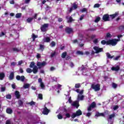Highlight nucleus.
Here are the masks:
<instances>
[{
  "label": "nucleus",
  "instance_id": "f3484780",
  "mask_svg": "<svg viewBox=\"0 0 124 124\" xmlns=\"http://www.w3.org/2000/svg\"><path fill=\"white\" fill-rule=\"evenodd\" d=\"M15 94L16 98H17V99H19V98H20V97H21V94H20V92H19V91H16V92L15 93Z\"/></svg>",
  "mask_w": 124,
  "mask_h": 124
},
{
  "label": "nucleus",
  "instance_id": "864d4df0",
  "mask_svg": "<svg viewBox=\"0 0 124 124\" xmlns=\"http://www.w3.org/2000/svg\"><path fill=\"white\" fill-rule=\"evenodd\" d=\"M93 43H94V44H97V43H98V39H95L93 41Z\"/></svg>",
  "mask_w": 124,
  "mask_h": 124
},
{
  "label": "nucleus",
  "instance_id": "774afa93",
  "mask_svg": "<svg viewBox=\"0 0 124 124\" xmlns=\"http://www.w3.org/2000/svg\"><path fill=\"white\" fill-rule=\"evenodd\" d=\"M5 124H11V122H10V121H9V120H7L6 121Z\"/></svg>",
  "mask_w": 124,
  "mask_h": 124
},
{
  "label": "nucleus",
  "instance_id": "6e6552de",
  "mask_svg": "<svg viewBox=\"0 0 124 124\" xmlns=\"http://www.w3.org/2000/svg\"><path fill=\"white\" fill-rule=\"evenodd\" d=\"M93 49L96 51L95 53L98 54V53H100V52H102L103 51V48H99L98 46H95L93 47Z\"/></svg>",
  "mask_w": 124,
  "mask_h": 124
},
{
  "label": "nucleus",
  "instance_id": "5701e85b",
  "mask_svg": "<svg viewBox=\"0 0 124 124\" xmlns=\"http://www.w3.org/2000/svg\"><path fill=\"white\" fill-rule=\"evenodd\" d=\"M39 46V50H40L42 52H43V51H44V49H45V46H44V45L40 44Z\"/></svg>",
  "mask_w": 124,
  "mask_h": 124
},
{
  "label": "nucleus",
  "instance_id": "6e6d98bb",
  "mask_svg": "<svg viewBox=\"0 0 124 124\" xmlns=\"http://www.w3.org/2000/svg\"><path fill=\"white\" fill-rule=\"evenodd\" d=\"M106 37H108V38H110L111 37H112V36L111 35V34H110V33L108 32L107 33V35Z\"/></svg>",
  "mask_w": 124,
  "mask_h": 124
},
{
  "label": "nucleus",
  "instance_id": "680f3d73",
  "mask_svg": "<svg viewBox=\"0 0 124 124\" xmlns=\"http://www.w3.org/2000/svg\"><path fill=\"white\" fill-rule=\"evenodd\" d=\"M66 118H70V114L67 113L65 114Z\"/></svg>",
  "mask_w": 124,
  "mask_h": 124
},
{
  "label": "nucleus",
  "instance_id": "9d476101",
  "mask_svg": "<svg viewBox=\"0 0 124 124\" xmlns=\"http://www.w3.org/2000/svg\"><path fill=\"white\" fill-rule=\"evenodd\" d=\"M16 78L17 81H21V82H24L25 81V76H20L17 75L16 76Z\"/></svg>",
  "mask_w": 124,
  "mask_h": 124
},
{
  "label": "nucleus",
  "instance_id": "c03bdc74",
  "mask_svg": "<svg viewBox=\"0 0 124 124\" xmlns=\"http://www.w3.org/2000/svg\"><path fill=\"white\" fill-rule=\"evenodd\" d=\"M88 9L86 8H83L82 9L80 10V12H87Z\"/></svg>",
  "mask_w": 124,
  "mask_h": 124
},
{
  "label": "nucleus",
  "instance_id": "0eeeda50",
  "mask_svg": "<svg viewBox=\"0 0 124 124\" xmlns=\"http://www.w3.org/2000/svg\"><path fill=\"white\" fill-rule=\"evenodd\" d=\"M78 8V5L76 3H74L72 6L70 8L69 12H72L73 10H76Z\"/></svg>",
  "mask_w": 124,
  "mask_h": 124
},
{
  "label": "nucleus",
  "instance_id": "bb28decb",
  "mask_svg": "<svg viewBox=\"0 0 124 124\" xmlns=\"http://www.w3.org/2000/svg\"><path fill=\"white\" fill-rule=\"evenodd\" d=\"M5 77V75L4 73H0V80H3V78Z\"/></svg>",
  "mask_w": 124,
  "mask_h": 124
},
{
  "label": "nucleus",
  "instance_id": "c756f323",
  "mask_svg": "<svg viewBox=\"0 0 124 124\" xmlns=\"http://www.w3.org/2000/svg\"><path fill=\"white\" fill-rule=\"evenodd\" d=\"M100 20H101V18H100V17H99V16H97L94 20V22L98 23V22H99V21H100Z\"/></svg>",
  "mask_w": 124,
  "mask_h": 124
},
{
  "label": "nucleus",
  "instance_id": "3c124183",
  "mask_svg": "<svg viewBox=\"0 0 124 124\" xmlns=\"http://www.w3.org/2000/svg\"><path fill=\"white\" fill-rule=\"evenodd\" d=\"M38 98L39 99H43V95L42 94L40 93L38 94Z\"/></svg>",
  "mask_w": 124,
  "mask_h": 124
},
{
  "label": "nucleus",
  "instance_id": "e2e57ef3",
  "mask_svg": "<svg viewBox=\"0 0 124 124\" xmlns=\"http://www.w3.org/2000/svg\"><path fill=\"white\" fill-rule=\"evenodd\" d=\"M119 108V106H114L113 107V110H117V109H118Z\"/></svg>",
  "mask_w": 124,
  "mask_h": 124
},
{
  "label": "nucleus",
  "instance_id": "c9c22d12",
  "mask_svg": "<svg viewBox=\"0 0 124 124\" xmlns=\"http://www.w3.org/2000/svg\"><path fill=\"white\" fill-rule=\"evenodd\" d=\"M26 72L27 73H31V72H32V70L30 68H27L26 69Z\"/></svg>",
  "mask_w": 124,
  "mask_h": 124
},
{
  "label": "nucleus",
  "instance_id": "aec40b11",
  "mask_svg": "<svg viewBox=\"0 0 124 124\" xmlns=\"http://www.w3.org/2000/svg\"><path fill=\"white\" fill-rule=\"evenodd\" d=\"M9 79L10 80H13V79H14V72H12L10 73Z\"/></svg>",
  "mask_w": 124,
  "mask_h": 124
},
{
  "label": "nucleus",
  "instance_id": "f704fd0d",
  "mask_svg": "<svg viewBox=\"0 0 124 124\" xmlns=\"http://www.w3.org/2000/svg\"><path fill=\"white\" fill-rule=\"evenodd\" d=\"M28 105H30L31 106H32L33 105H35V102H33V101H31V102H29L27 103Z\"/></svg>",
  "mask_w": 124,
  "mask_h": 124
},
{
  "label": "nucleus",
  "instance_id": "7c9ffc66",
  "mask_svg": "<svg viewBox=\"0 0 124 124\" xmlns=\"http://www.w3.org/2000/svg\"><path fill=\"white\" fill-rule=\"evenodd\" d=\"M37 37H38V36L37 35H35V34H34V33H32V38L33 41H35V38H37Z\"/></svg>",
  "mask_w": 124,
  "mask_h": 124
},
{
  "label": "nucleus",
  "instance_id": "a878e982",
  "mask_svg": "<svg viewBox=\"0 0 124 124\" xmlns=\"http://www.w3.org/2000/svg\"><path fill=\"white\" fill-rule=\"evenodd\" d=\"M81 71H83V73H84V71H88V68L87 67H85L82 65V66L81 67Z\"/></svg>",
  "mask_w": 124,
  "mask_h": 124
},
{
  "label": "nucleus",
  "instance_id": "c85d7f7f",
  "mask_svg": "<svg viewBox=\"0 0 124 124\" xmlns=\"http://www.w3.org/2000/svg\"><path fill=\"white\" fill-rule=\"evenodd\" d=\"M30 85L29 83H26L23 85V88L24 89H29V88L30 87Z\"/></svg>",
  "mask_w": 124,
  "mask_h": 124
},
{
  "label": "nucleus",
  "instance_id": "f8f14e48",
  "mask_svg": "<svg viewBox=\"0 0 124 124\" xmlns=\"http://www.w3.org/2000/svg\"><path fill=\"white\" fill-rule=\"evenodd\" d=\"M38 82L40 84V86L41 89H44V88H45V85H44L43 82H42V78H39L38 79Z\"/></svg>",
  "mask_w": 124,
  "mask_h": 124
},
{
  "label": "nucleus",
  "instance_id": "9b49d317",
  "mask_svg": "<svg viewBox=\"0 0 124 124\" xmlns=\"http://www.w3.org/2000/svg\"><path fill=\"white\" fill-rule=\"evenodd\" d=\"M65 31L66 33H68V34H70V33L73 32V29L71 28L66 27L65 29Z\"/></svg>",
  "mask_w": 124,
  "mask_h": 124
},
{
  "label": "nucleus",
  "instance_id": "603ef678",
  "mask_svg": "<svg viewBox=\"0 0 124 124\" xmlns=\"http://www.w3.org/2000/svg\"><path fill=\"white\" fill-rule=\"evenodd\" d=\"M120 58H121V55L116 56V58H113V60L114 61H118Z\"/></svg>",
  "mask_w": 124,
  "mask_h": 124
},
{
  "label": "nucleus",
  "instance_id": "2f4dec72",
  "mask_svg": "<svg viewBox=\"0 0 124 124\" xmlns=\"http://www.w3.org/2000/svg\"><path fill=\"white\" fill-rule=\"evenodd\" d=\"M35 63H34V62H31V63L30 65V68H32L34 67V66H35Z\"/></svg>",
  "mask_w": 124,
  "mask_h": 124
},
{
  "label": "nucleus",
  "instance_id": "72a5a7b5",
  "mask_svg": "<svg viewBox=\"0 0 124 124\" xmlns=\"http://www.w3.org/2000/svg\"><path fill=\"white\" fill-rule=\"evenodd\" d=\"M33 20V17H29L26 19L27 23H31Z\"/></svg>",
  "mask_w": 124,
  "mask_h": 124
},
{
  "label": "nucleus",
  "instance_id": "1a4fd4ad",
  "mask_svg": "<svg viewBox=\"0 0 124 124\" xmlns=\"http://www.w3.org/2000/svg\"><path fill=\"white\" fill-rule=\"evenodd\" d=\"M109 19H110V16L108 15V14H105L103 16V20L105 22H107L108 21H110Z\"/></svg>",
  "mask_w": 124,
  "mask_h": 124
},
{
  "label": "nucleus",
  "instance_id": "dca6fc26",
  "mask_svg": "<svg viewBox=\"0 0 124 124\" xmlns=\"http://www.w3.org/2000/svg\"><path fill=\"white\" fill-rule=\"evenodd\" d=\"M38 67H37L36 65H35L33 68V70H32V72L33 73H34V74H36V73L37 72H38Z\"/></svg>",
  "mask_w": 124,
  "mask_h": 124
},
{
  "label": "nucleus",
  "instance_id": "e433bc0d",
  "mask_svg": "<svg viewBox=\"0 0 124 124\" xmlns=\"http://www.w3.org/2000/svg\"><path fill=\"white\" fill-rule=\"evenodd\" d=\"M115 114H110L109 116V117L108 118V120H112V119H113V118H115Z\"/></svg>",
  "mask_w": 124,
  "mask_h": 124
},
{
  "label": "nucleus",
  "instance_id": "20e7f679",
  "mask_svg": "<svg viewBox=\"0 0 124 124\" xmlns=\"http://www.w3.org/2000/svg\"><path fill=\"white\" fill-rule=\"evenodd\" d=\"M117 43L115 39H112L107 41V45H111V46H116Z\"/></svg>",
  "mask_w": 124,
  "mask_h": 124
},
{
  "label": "nucleus",
  "instance_id": "09e8293b",
  "mask_svg": "<svg viewBox=\"0 0 124 124\" xmlns=\"http://www.w3.org/2000/svg\"><path fill=\"white\" fill-rule=\"evenodd\" d=\"M56 56V51H54V52H52L50 55L51 58H54Z\"/></svg>",
  "mask_w": 124,
  "mask_h": 124
},
{
  "label": "nucleus",
  "instance_id": "6ab92c4d",
  "mask_svg": "<svg viewBox=\"0 0 124 124\" xmlns=\"http://www.w3.org/2000/svg\"><path fill=\"white\" fill-rule=\"evenodd\" d=\"M119 15V12H116L115 14L113 15H109L110 17H111V19H114L117 17Z\"/></svg>",
  "mask_w": 124,
  "mask_h": 124
},
{
  "label": "nucleus",
  "instance_id": "4d7b16f0",
  "mask_svg": "<svg viewBox=\"0 0 124 124\" xmlns=\"http://www.w3.org/2000/svg\"><path fill=\"white\" fill-rule=\"evenodd\" d=\"M70 59H71V57L70 56L67 55L65 60L66 61H68L70 60Z\"/></svg>",
  "mask_w": 124,
  "mask_h": 124
},
{
  "label": "nucleus",
  "instance_id": "cd10ccee",
  "mask_svg": "<svg viewBox=\"0 0 124 124\" xmlns=\"http://www.w3.org/2000/svg\"><path fill=\"white\" fill-rule=\"evenodd\" d=\"M67 55V52H66V51L63 52L62 54V59H65V57H66Z\"/></svg>",
  "mask_w": 124,
  "mask_h": 124
},
{
  "label": "nucleus",
  "instance_id": "37998d69",
  "mask_svg": "<svg viewBox=\"0 0 124 124\" xmlns=\"http://www.w3.org/2000/svg\"><path fill=\"white\" fill-rule=\"evenodd\" d=\"M57 117H58V119H59V120H62V119L63 118V116H62V114H59L57 115Z\"/></svg>",
  "mask_w": 124,
  "mask_h": 124
},
{
  "label": "nucleus",
  "instance_id": "49530a36",
  "mask_svg": "<svg viewBox=\"0 0 124 124\" xmlns=\"http://www.w3.org/2000/svg\"><path fill=\"white\" fill-rule=\"evenodd\" d=\"M100 6V4L98 3L95 4L93 6L94 8H98Z\"/></svg>",
  "mask_w": 124,
  "mask_h": 124
},
{
  "label": "nucleus",
  "instance_id": "f03ea898",
  "mask_svg": "<svg viewBox=\"0 0 124 124\" xmlns=\"http://www.w3.org/2000/svg\"><path fill=\"white\" fill-rule=\"evenodd\" d=\"M83 114L81 109H78L76 113H74L71 116L72 119H75L76 117H79V116H81Z\"/></svg>",
  "mask_w": 124,
  "mask_h": 124
},
{
  "label": "nucleus",
  "instance_id": "0e129e2a",
  "mask_svg": "<svg viewBox=\"0 0 124 124\" xmlns=\"http://www.w3.org/2000/svg\"><path fill=\"white\" fill-rule=\"evenodd\" d=\"M5 91V87H1V92L2 93Z\"/></svg>",
  "mask_w": 124,
  "mask_h": 124
},
{
  "label": "nucleus",
  "instance_id": "473e14b6",
  "mask_svg": "<svg viewBox=\"0 0 124 124\" xmlns=\"http://www.w3.org/2000/svg\"><path fill=\"white\" fill-rule=\"evenodd\" d=\"M22 17V13H17L16 15V17L17 18H21Z\"/></svg>",
  "mask_w": 124,
  "mask_h": 124
},
{
  "label": "nucleus",
  "instance_id": "052dcab7",
  "mask_svg": "<svg viewBox=\"0 0 124 124\" xmlns=\"http://www.w3.org/2000/svg\"><path fill=\"white\" fill-rule=\"evenodd\" d=\"M37 59H40L41 58V55L39 53H37L36 55Z\"/></svg>",
  "mask_w": 124,
  "mask_h": 124
},
{
  "label": "nucleus",
  "instance_id": "4468645a",
  "mask_svg": "<svg viewBox=\"0 0 124 124\" xmlns=\"http://www.w3.org/2000/svg\"><path fill=\"white\" fill-rule=\"evenodd\" d=\"M95 117H96L97 118H98V117H105V114L103 113H100L98 111H96Z\"/></svg>",
  "mask_w": 124,
  "mask_h": 124
},
{
  "label": "nucleus",
  "instance_id": "58836bf2",
  "mask_svg": "<svg viewBox=\"0 0 124 124\" xmlns=\"http://www.w3.org/2000/svg\"><path fill=\"white\" fill-rule=\"evenodd\" d=\"M81 87V84L80 83H76L75 86L76 89H79Z\"/></svg>",
  "mask_w": 124,
  "mask_h": 124
},
{
  "label": "nucleus",
  "instance_id": "f257e3e1",
  "mask_svg": "<svg viewBox=\"0 0 124 124\" xmlns=\"http://www.w3.org/2000/svg\"><path fill=\"white\" fill-rule=\"evenodd\" d=\"M91 88L93 90H94V92H99L100 91V84H92L91 85Z\"/></svg>",
  "mask_w": 124,
  "mask_h": 124
},
{
  "label": "nucleus",
  "instance_id": "39448f33",
  "mask_svg": "<svg viewBox=\"0 0 124 124\" xmlns=\"http://www.w3.org/2000/svg\"><path fill=\"white\" fill-rule=\"evenodd\" d=\"M46 64V63L45 61L43 62H37V66H38V68H39V69H41L43 66H45Z\"/></svg>",
  "mask_w": 124,
  "mask_h": 124
},
{
  "label": "nucleus",
  "instance_id": "a211bd4d",
  "mask_svg": "<svg viewBox=\"0 0 124 124\" xmlns=\"http://www.w3.org/2000/svg\"><path fill=\"white\" fill-rule=\"evenodd\" d=\"M111 70H112V71H119V70H120V66L117 65L116 67H112Z\"/></svg>",
  "mask_w": 124,
  "mask_h": 124
},
{
  "label": "nucleus",
  "instance_id": "423d86ee",
  "mask_svg": "<svg viewBox=\"0 0 124 124\" xmlns=\"http://www.w3.org/2000/svg\"><path fill=\"white\" fill-rule=\"evenodd\" d=\"M95 106H96V104L95 102H93L91 104L90 106L87 108V111L90 112V111H92V108H95Z\"/></svg>",
  "mask_w": 124,
  "mask_h": 124
},
{
  "label": "nucleus",
  "instance_id": "a18cd8bd",
  "mask_svg": "<svg viewBox=\"0 0 124 124\" xmlns=\"http://www.w3.org/2000/svg\"><path fill=\"white\" fill-rule=\"evenodd\" d=\"M117 87H118V85L114 82L112 83V88L113 89H116Z\"/></svg>",
  "mask_w": 124,
  "mask_h": 124
},
{
  "label": "nucleus",
  "instance_id": "a19ab883",
  "mask_svg": "<svg viewBox=\"0 0 124 124\" xmlns=\"http://www.w3.org/2000/svg\"><path fill=\"white\" fill-rule=\"evenodd\" d=\"M11 97H12V96H11V94H8L6 95V98L7 99H11Z\"/></svg>",
  "mask_w": 124,
  "mask_h": 124
},
{
  "label": "nucleus",
  "instance_id": "7ed1b4c3",
  "mask_svg": "<svg viewBox=\"0 0 124 124\" xmlns=\"http://www.w3.org/2000/svg\"><path fill=\"white\" fill-rule=\"evenodd\" d=\"M48 28H49V24L45 23L41 26L40 30L41 31L45 32V31H48Z\"/></svg>",
  "mask_w": 124,
  "mask_h": 124
},
{
  "label": "nucleus",
  "instance_id": "5fc2aeb1",
  "mask_svg": "<svg viewBox=\"0 0 124 124\" xmlns=\"http://www.w3.org/2000/svg\"><path fill=\"white\" fill-rule=\"evenodd\" d=\"M51 47H55L56 46V43L55 42L52 41L51 43Z\"/></svg>",
  "mask_w": 124,
  "mask_h": 124
},
{
  "label": "nucleus",
  "instance_id": "2eb2a0df",
  "mask_svg": "<svg viewBox=\"0 0 124 124\" xmlns=\"http://www.w3.org/2000/svg\"><path fill=\"white\" fill-rule=\"evenodd\" d=\"M72 106L76 107V108H78L79 106V102L78 101H75L72 103Z\"/></svg>",
  "mask_w": 124,
  "mask_h": 124
},
{
  "label": "nucleus",
  "instance_id": "b1692460",
  "mask_svg": "<svg viewBox=\"0 0 124 124\" xmlns=\"http://www.w3.org/2000/svg\"><path fill=\"white\" fill-rule=\"evenodd\" d=\"M84 97H85V96L84 95H80L79 94L78 95V100H83Z\"/></svg>",
  "mask_w": 124,
  "mask_h": 124
},
{
  "label": "nucleus",
  "instance_id": "4be33fe9",
  "mask_svg": "<svg viewBox=\"0 0 124 124\" xmlns=\"http://www.w3.org/2000/svg\"><path fill=\"white\" fill-rule=\"evenodd\" d=\"M44 42H46V43H49L51 41V39L49 37H46L43 40Z\"/></svg>",
  "mask_w": 124,
  "mask_h": 124
},
{
  "label": "nucleus",
  "instance_id": "412c9836",
  "mask_svg": "<svg viewBox=\"0 0 124 124\" xmlns=\"http://www.w3.org/2000/svg\"><path fill=\"white\" fill-rule=\"evenodd\" d=\"M6 112L7 114H12L13 110L11 108H7L6 110Z\"/></svg>",
  "mask_w": 124,
  "mask_h": 124
},
{
  "label": "nucleus",
  "instance_id": "338daca9",
  "mask_svg": "<svg viewBox=\"0 0 124 124\" xmlns=\"http://www.w3.org/2000/svg\"><path fill=\"white\" fill-rule=\"evenodd\" d=\"M22 63H23V61L22 60L18 61V64H17V65H21Z\"/></svg>",
  "mask_w": 124,
  "mask_h": 124
},
{
  "label": "nucleus",
  "instance_id": "13d9d810",
  "mask_svg": "<svg viewBox=\"0 0 124 124\" xmlns=\"http://www.w3.org/2000/svg\"><path fill=\"white\" fill-rule=\"evenodd\" d=\"M84 17H85V15H82L80 16V17L79 18L80 21H82V20H83V19H84Z\"/></svg>",
  "mask_w": 124,
  "mask_h": 124
},
{
  "label": "nucleus",
  "instance_id": "de8ad7c7",
  "mask_svg": "<svg viewBox=\"0 0 124 124\" xmlns=\"http://www.w3.org/2000/svg\"><path fill=\"white\" fill-rule=\"evenodd\" d=\"M13 51H14V52H19L20 50H19V49H18L16 47H13Z\"/></svg>",
  "mask_w": 124,
  "mask_h": 124
},
{
  "label": "nucleus",
  "instance_id": "8fccbe9b",
  "mask_svg": "<svg viewBox=\"0 0 124 124\" xmlns=\"http://www.w3.org/2000/svg\"><path fill=\"white\" fill-rule=\"evenodd\" d=\"M77 54H78V55H84V53L82 51H81L79 50L77 51Z\"/></svg>",
  "mask_w": 124,
  "mask_h": 124
},
{
  "label": "nucleus",
  "instance_id": "4c0bfd02",
  "mask_svg": "<svg viewBox=\"0 0 124 124\" xmlns=\"http://www.w3.org/2000/svg\"><path fill=\"white\" fill-rule=\"evenodd\" d=\"M73 21H74V19H73V18H72V17L70 16V17L69 18V19H68L67 22H68V23H71L72 22H73Z\"/></svg>",
  "mask_w": 124,
  "mask_h": 124
},
{
  "label": "nucleus",
  "instance_id": "bf43d9fd",
  "mask_svg": "<svg viewBox=\"0 0 124 124\" xmlns=\"http://www.w3.org/2000/svg\"><path fill=\"white\" fill-rule=\"evenodd\" d=\"M70 67H74V63H73L72 62H70Z\"/></svg>",
  "mask_w": 124,
  "mask_h": 124
},
{
  "label": "nucleus",
  "instance_id": "69168bd1",
  "mask_svg": "<svg viewBox=\"0 0 124 124\" xmlns=\"http://www.w3.org/2000/svg\"><path fill=\"white\" fill-rule=\"evenodd\" d=\"M16 62H13L11 63V65H13L14 66L16 65Z\"/></svg>",
  "mask_w": 124,
  "mask_h": 124
},
{
  "label": "nucleus",
  "instance_id": "ea45409f",
  "mask_svg": "<svg viewBox=\"0 0 124 124\" xmlns=\"http://www.w3.org/2000/svg\"><path fill=\"white\" fill-rule=\"evenodd\" d=\"M23 104H24V103L22 100H18V105L19 106H23Z\"/></svg>",
  "mask_w": 124,
  "mask_h": 124
},
{
  "label": "nucleus",
  "instance_id": "393cba45",
  "mask_svg": "<svg viewBox=\"0 0 124 124\" xmlns=\"http://www.w3.org/2000/svg\"><path fill=\"white\" fill-rule=\"evenodd\" d=\"M106 56L108 59H113L115 57L114 55L111 56V54L108 52L106 53Z\"/></svg>",
  "mask_w": 124,
  "mask_h": 124
},
{
  "label": "nucleus",
  "instance_id": "ddd939ff",
  "mask_svg": "<svg viewBox=\"0 0 124 124\" xmlns=\"http://www.w3.org/2000/svg\"><path fill=\"white\" fill-rule=\"evenodd\" d=\"M49 112H50V110L47 109V107H45L43 110V114H44V115H48V114H49Z\"/></svg>",
  "mask_w": 124,
  "mask_h": 124
},
{
  "label": "nucleus",
  "instance_id": "79ce46f5",
  "mask_svg": "<svg viewBox=\"0 0 124 124\" xmlns=\"http://www.w3.org/2000/svg\"><path fill=\"white\" fill-rule=\"evenodd\" d=\"M101 43L102 45H105V44H107V41H106L105 40H103L101 41Z\"/></svg>",
  "mask_w": 124,
  "mask_h": 124
}]
</instances>
